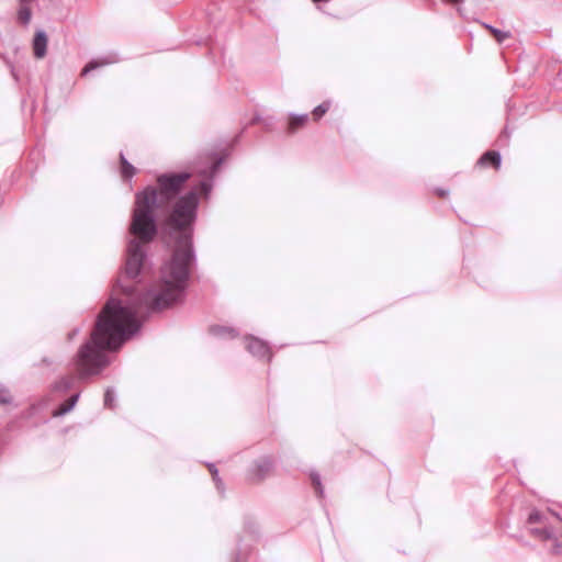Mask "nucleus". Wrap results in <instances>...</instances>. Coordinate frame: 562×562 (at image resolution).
I'll return each instance as SVG.
<instances>
[{
    "label": "nucleus",
    "mask_w": 562,
    "mask_h": 562,
    "mask_svg": "<svg viewBox=\"0 0 562 562\" xmlns=\"http://www.w3.org/2000/svg\"><path fill=\"white\" fill-rule=\"evenodd\" d=\"M198 205L195 191L180 196L173 204L167 226L170 236L176 239V248L171 259L161 268L158 289L135 294L128 286L121 285L119 280L117 285L128 300L123 303L111 299L99 314L90 340L80 347L75 359L80 379L98 374L109 364L105 352L117 350L138 331V316L144 308L160 311L182 299L194 260L191 235Z\"/></svg>",
    "instance_id": "f257e3e1"
},
{
    "label": "nucleus",
    "mask_w": 562,
    "mask_h": 562,
    "mask_svg": "<svg viewBox=\"0 0 562 562\" xmlns=\"http://www.w3.org/2000/svg\"><path fill=\"white\" fill-rule=\"evenodd\" d=\"M190 178L188 172L164 173L157 178L158 188L147 187L136 194L130 232L135 237L127 246L125 277L135 279L145 260V245L151 241L157 233L154 211L164 209L176 199L183 184Z\"/></svg>",
    "instance_id": "f03ea898"
},
{
    "label": "nucleus",
    "mask_w": 562,
    "mask_h": 562,
    "mask_svg": "<svg viewBox=\"0 0 562 562\" xmlns=\"http://www.w3.org/2000/svg\"><path fill=\"white\" fill-rule=\"evenodd\" d=\"M529 532L542 541H552L551 552L560 554L562 542L557 538V532L562 529V517L551 510L540 512L533 509L527 519Z\"/></svg>",
    "instance_id": "7ed1b4c3"
},
{
    "label": "nucleus",
    "mask_w": 562,
    "mask_h": 562,
    "mask_svg": "<svg viewBox=\"0 0 562 562\" xmlns=\"http://www.w3.org/2000/svg\"><path fill=\"white\" fill-rule=\"evenodd\" d=\"M47 43H48V38H47L45 31L38 30L35 33V36L33 38V44H32L34 56L37 59H42L46 56Z\"/></svg>",
    "instance_id": "20e7f679"
},
{
    "label": "nucleus",
    "mask_w": 562,
    "mask_h": 562,
    "mask_svg": "<svg viewBox=\"0 0 562 562\" xmlns=\"http://www.w3.org/2000/svg\"><path fill=\"white\" fill-rule=\"evenodd\" d=\"M247 350L259 358L268 357L270 359V349L267 342L255 337L248 338Z\"/></svg>",
    "instance_id": "39448f33"
},
{
    "label": "nucleus",
    "mask_w": 562,
    "mask_h": 562,
    "mask_svg": "<svg viewBox=\"0 0 562 562\" xmlns=\"http://www.w3.org/2000/svg\"><path fill=\"white\" fill-rule=\"evenodd\" d=\"M119 60L117 56L115 54H108L105 56H101L97 59H93L91 60L90 63H88L85 68L82 69V72L81 75H87L88 72L99 68V67H102V66H106V65H111V64H114Z\"/></svg>",
    "instance_id": "423d86ee"
},
{
    "label": "nucleus",
    "mask_w": 562,
    "mask_h": 562,
    "mask_svg": "<svg viewBox=\"0 0 562 562\" xmlns=\"http://www.w3.org/2000/svg\"><path fill=\"white\" fill-rule=\"evenodd\" d=\"M272 467L273 463L270 458H261L258 462H256L255 468L251 471V475L256 480H262L270 473Z\"/></svg>",
    "instance_id": "0eeeda50"
},
{
    "label": "nucleus",
    "mask_w": 562,
    "mask_h": 562,
    "mask_svg": "<svg viewBox=\"0 0 562 562\" xmlns=\"http://www.w3.org/2000/svg\"><path fill=\"white\" fill-rule=\"evenodd\" d=\"M76 380L77 378L74 375L63 376L53 384L52 390L54 392L65 393L74 386Z\"/></svg>",
    "instance_id": "6e6552de"
},
{
    "label": "nucleus",
    "mask_w": 562,
    "mask_h": 562,
    "mask_svg": "<svg viewBox=\"0 0 562 562\" xmlns=\"http://www.w3.org/2000/svg\"><path fill=\"white\" fill-rule=\"evenodd\" d=\"M79 396L80 394L79 393H76L74 394L72 396H70V398L65 402L64 404H61L54 413L53 415L55 417H59V416H64L66 415L67 413H69L76 405V403L78 402L79 400Z\"/></svg>",
    "instance_id": "1a4fd4ad"
},
{
    "label": "nucleus",
    "mask_w": 562,
    "mask_h": 562,
    "mask_svg": "<svg viewBox=\"0 0 562 562\" xmlns=\"http://www.w3.org/2000/svg\"><path fill=\"white\" fill-rule=\"evenodd\" d=\"M501 155L497 151H486L480 159L479 164L482 166H486L487 164H492L495 168H499L501 166Z\"/></svg>",
    "instance_id": "9d476101"
},
{
    "label": "nucleus",
    "mask_w": 562,
    "mask_h": 562,
    "mask_svg": "<svg viewBox=\"0 0 562 562\" xmlns=\"http://www.w3.org/2000/svg\"><path fill=\"white\" fill-rule=\"evenodd\" d=\"M32 19V10L27 4H20L18 20L23 25H29Z\"/></svg>",
    "instance_id": "9b49d317"
},
{
    "label": "nucleus",
    "mask_w": 562,
    "mask_h": 562,
    "mask_svg": "<svg viewBox=\"0 0 562 562\" xmlns=\"http://www.w3.org/2000/svg\"><path fill=\"white\" fill-rule=\"evenodd\" d=\"M308 120L307 114L292 115L289 122V131L295 132L299 127L303 126Z\"/></svg>",
    "instance_id": "f8f14e48"
},
{
    "label": "nucleus",
    "mask_w": 562,
    "mask_h": 562,
    "mask_svg": "<svg viewBox=\"0 0 562 562\" xmlns=\"http://www.w3.org/2000/svg\"><path fill=\"white\" fill-rule=\"evenodd\" d=\"M122 164V175L124 178H132L135 173V168L125 159L124 155H120Z\"/></svg>",
    "instance_id": "ddd939ff"
},
{
    "label": "nucleus",
    "mask_w": 562,
    "mask_h": 562,
    "mask_svg": "<svg viewBox=\"0 0 562 562\" xmlns=\"http://www.w3.org/2000/svg\"><path fill=\"white\" fill-rule=\"evenodd\" d=\"M210 331L214 336H225V335H227L228 337H232V338L235 337V330L233 328H228V327L212 326L210 328Z\"/></svg>",
    "instance_id": "4468645a"
},
{
    "label": "nucleus",
    "mask_w": 562,
    "mask_h": 562,
    "mask_svg": "<svg viewBox=\"0 0 562 562\" xmlns=\"http://www.w3.org/2000/svg\"><path fill=\"white\" fill-rule=\"evenodd\" d=\"M329 108H330L329 101L323 102L322 104L316 106L313 111V115H314L315 120L321 119L329 110Z\"/></svg>",
    "instance_id": "2eb2a0df"
},
{
    "label": "nucleus",
    "mask_w": 562,
    "mask_h": 562,
    "mask_svg": "<svg viewBox=\"0 0 562 562\" xmlns=\"http://www.w3.org/2000/svg\"><path fill=\"white\" fill-rule=\"evenodd\" d=\"M207 467H209V470H210V472H211V474L213 476V480H214V482L216 484L217 490L220 492H223V482H222V480L218 476V471H217L216 467L214 464H212V463L207 464Z\"/></svg>",
    "instance_id": "dca6fc26"
},
{
    "label": "nucleus",
    "mask_w": 562,
    "mask_h": 562,
    "mask_svg": "<svg viewBox=\"0 0 562 562\" xmlns=\"http://www.w3.org/2000/svg\"><path fill=\"white\" fill-rule=\"evenodd\" d=\"M311 479H312V482H313V485L315 487V491L317 493V495L319 497L323 496L324 494V488H323V485H322V482H321V476L318 473H311Z\"/></svg>",
    "instance_id": "f3484780"
},
{
    "label": "nucleus",
    "mask_w": 562,
    "mask_h": 562,
    "mask_svg": "<svg viewBox=\"0 0 562 562\" xmlns=\"http://www.w3.org/2000/svg\"><path fill=\"white\" fill-rule=\"evenodd\" d=\"M491 33L497 41V43H503L505 40H507L510 36L509 32H505L502 30H498L496 27H491Z\"/></svg>",
    "instance_id": "a211bd4d"
},
{
    "label": "nucleus",
    "mask_w": 562,
    "mask_h": 562,
    "mask_svg": "<svg viewBox=\"0 0 562 562\" xmlns=\"http://www.w3.org/2000/svg\"><path fill=\"white\" fill-rule=\"evenodd\" d=\"M11 400V395L9 390L0 383V403H9Z\"/></svg>",
    "instance_id": "6ab92c4d"
},
{
    "label": "nucleus",
    "mask_w": 562,
    "mask_h": 562,
    "mask_svg": "<svg viewBox=\"0 0 562 562\" xmlns=\"http://www.w3.org/2000/svg\"><path fill=\"white\" fill-rule=\"evenodd\" d=\"M114 402V393L111 389H108L104 394V406L112 408Z\"/></svg>",
    "instance_id": "aec40b11"
},
{
    "label": "nucleus",
    "mask_w": 562,
    "mask_h": 562,
    "mask_svg": "<svg viewBox=\"0 0 562 562\" xmlns=\"http://www.w3.org/2000/svg\"><path fill=\"white\" fill-rule=\"evenodd\" d=\"M222 164V159H217L216 161H214L210 168V176L213 177L215 175V172L217 171L218 167L221 166Z\"/></svg>",
    "instance_id": "412c9836"
},
{
    "label": "nucleus",
    "mask_w": 562,
    "mask_h": 562,
    "mask_svg": "<svg viewBox=\"0 0 562 562\" xmlns=\"http://www.w3.org/2000/svg\"><path fill=\"white\" fill-rule=\"evenodd\" d=\"M212 189V184L210 181H202L201 182V190L203 191L204 194H207Z\"/></svg>",
    "instance_id": "4be33fe9"
},
{
    "label": "nucleus",
    "mask_w": 562,
    "mask_h": 562,
    "mask_svg": "<svg viewBox=\"0 0 562 562\" xmlns=\"http://www.w3.org/2000/svg\"><path fill=\"white\" fill-rule=\"evenodd\" d=\"M78 333H79L78 328L74 329L71 333H69L68 339L71 340L76 335H78Z\"/></svg>",
    "instance_id": "5701e85b"
},
{
    "label": "nucleus",
    "mask_w": 562,
    "mask_h": 562,
    "mask_svg": "<svg viewBox=\"0 0 562 562\" xmlns=\"http://www.w3.org/2000/svg\"><path fill=\"white\" fill-rule=\"evenodd\" d=\"M508 137H509V133H508L507 128H505L503 134L501 135V140L502 139H507Z\"/></svg>",
    "instance_id": "b1692460"
},
{
    "label": "nucleus",
    "mask_w": 562,
    "mask_h": 562,
    "mask_svg": "<svg viewBox=\"0 0 562 562\" xmlns=\"http://www.w3.org/2000/svg\"><path fill=\"white\" fill-rule=\"evenodd\" d=\"M437 194L440 195V196H445L447 194V191L445 190H441V189H438L436 190Z\"/></svg>",
    "instance_id": "393cba45"
},
{
    "label": "nucleus",
    "mask_w": 562,
    "mask_h": 562,
    "mask_svg": "<svg viewBox=\"0 0 562 562\" xmlns=\"http://www.w3.org/2000/svg\"><path fill=\"white\" fill-rule=\"evenodd\" d=\"M482 25H483L486 30H488L490 32H491V27H493L492 25L486 24V23H482Z\"/></svg>",
    "instance_id": "a878e982"
},
{
    "label": "nucleus",
    "mask_w": 562,
    "mask_h": 562,
    "mask_svg": "<svg viewBox=\"0 0 562 562\" xmlns=\"http://www.w3.org/2000/svg\"><path fill=\"white\" fill-rule=\"evenodd\" d=\"M448 1H449V2H451V3H458V2H460L461 0H448Z\"/></svg>",
    "instance_id": "bb28decb"
},
{
    "label": "nucleus",
    "mask_w": 562,
    "mask_h": 562,
    "mask_svg": "<svg viewBox=\"0 0 562 562\" xmlns=\"http://www.w3.org/2000/svg\"><path fill=\"white\" fill-rule=\"evenodd\" d=\"M207 172L205 170H201L200 175L205 176Z\"/></svg>",
    "instance_id": "cd10ccee"
}]
</instances>
